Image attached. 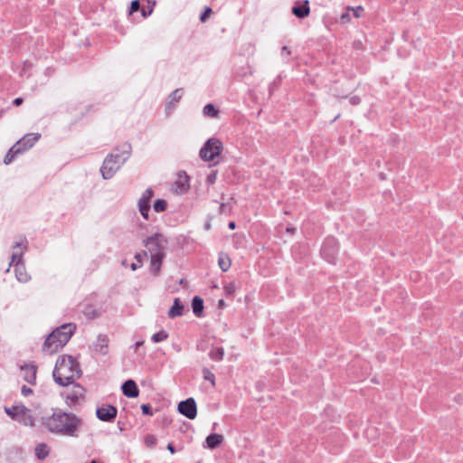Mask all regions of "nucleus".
Here are the masks:
<instances>
[{
  "label": "nucleus",
  "instance_id": "52",
  "mask_svg": "<svg viewBox=\"0 0 463 463\" xmlns=\"http://www.w3.org/2000/svg\"><path fill=\"white\" fill-rule=\"evenodd\" d=\"M228 227H229V229H231V230H234V229L236 228V223H235L234 222H230L228 223Z\"/></svg>",
  "mask_w": 463,
  "mask_h": 463
},
{
  "label": "nucleus",
  "instance_id": "19",
  "mask_svg": "<svg viewBox=\"0 0 463 463\" xmlns=\"http://www.w3.org/2000/svg\"><path fill=\"white\" fill-rule=\"evenodd\" d=\"M184 305L179 298H175L174 304L168 311V317L170 318H175L182 317L184 314Z\"/></svg>",
  "mask_w": 463,
  "mask_h": 463
},
{
  "label": "nucleus",
  "instance_id": "7",
  "mask_svg": "<svg viewBox=\"0 0 463 463\" xmlns=\"http://www.w3.org/2000/svg\"><path fill=\"white\" fill-rule=\"evenodd\" d=\"M339 251L338 241L335 237H327L323 241L320 254L328 263L334 264Z\"/></svg>",
  "mask_w": 463,
  "mask_h": 463
},
{
  "label": "nucleus",
  "instance_id": "46",
  "mask_svg": "<svg viewBox=\"0 0 463 463\" xmlns=\"http://www.w3.org/2000/svg\"><path fill=\"white\" fill-rule=\"evenodd\" d=\"M212 219H213V217L211 215L207 216V220H206V222H204V225H203V228H204L205 231L211 230V228H212V224H211Z\"/></svg>",
  "mask_w": 463,
  "mask_h": 463
},
{
  "label": "nucleus",
  "instance_id": "20",
  "mask_svg": "<svg viewBox=\"0 0 463 463\" xmlns=\"http://www.w3.org/2000/svg\"><path fill=\"white\" fill-rule=\"evenodd\" d=\"M223 441V436L217 433L210 434L206 437L205 443L206 447L213 449L221 445Z\"/></svg>",
  "mask_w": 463,
  "mask_h": 463
},
{
  "label": "nucleus",
  "instance_id": "43",
  "mask_svg": "<svg viewBox=\"0 0 463 463\" xmlns=\"http://www.w3.org/2000/svg\"><path fill=\"white\" fill-rule=\"evenodd\" d=\"M352 11L354 12V15L358 18L361 16L362 13L364 12V8H363V6L359 5L355 8H352Z\"/></svg>",
  "mask_w": 463,
  "mask_h": 463
},
{
  "label": "nucleus",
  "instance_id": "4",
  "mask_svg": "<svg viewBox=\"0 0 463 463\" xmlns=\"http://www.w3.org/2000/svg\"><path fill=\"white\" fill-rule=\"evenodd\" d=\"M77 326L73 323L63 324L56 327L46 337L42 350L46 354H53L61 350L71 339Z\"/></svg>",
  "mask_w": 463,
  "mask_h": 463
},
{
  "label": "nucleus",
  "instance_id": "45",
  "mask_svg": "<svg viewBox=\"0 0 463 463\" xmlns=\"http://www.w3.org/2000/svg\"><path fill=\"white\" fill-rule=\"evenodd\" d=\"M21 392L24 396H28L33 393V390L30 387L24 385L21 389Z\"/></svg>",
  "mask_w": 463,
  "mask_h": 463
},
{
  "label": "nucleus",
  "instance_id": "51",
  "mask_svg": "<svg viewBox=\"0 0 463 463\" xmlns=\"http://www.w3.org/2000/svg\"><path fill=\"white\" fill-rule=\"evenodd\" d=\"M178 283H179L180 285H184V288H185V287H187V281H186L184 279H183V278H180V279H178Z\"/></svg>",
  "mask_w": 463,
  "mask_h": 463
},
{
  "label": "nucleus",
  "instance_id": "39",
  "mask_svg": "<svg viewBox=\"0 0 463 463\" xmlns=\"http://www.w3.org/2000/svg\"><path fill=\"white\" fill-rule=\"evenodd\" d=\"M217 179V172L212 171L206 177V183L208 184H213Z\"/></svg>",
  "mask_w": 463,
  "mask_h": 463
},
{
  "label": "nucleus",
  "instance_id": "23",
  "mask_svg": "<svg viewBox=\"0 0 463 463\" xmlns=\"http://www.w3.org/2000/svg\"><path fill=\"white\" fill-rule=\"evenodd\" d=\"M154 196V191L152 188H147L142 194V196L139 198L138 200V203H137V206L138 207H142V206H151L150 205V201L152 199V197Z\"/></svg>",
  "mask_w": 463,
  "mask_h": 463
},
{
  "label": "nucleus",
  "instance_id": "13",
  "mask_svg": "<svg viewBox=\"0 0 463 463\" xmlns=\"http://www.w3.org/2000/svg\"><path fill=\"white\" fill-rule=\"evenodd\" d=\"M20 369L24 372V380L31 385L36 383L37 366L33 364H24Z\"/></svg>",
  "mask_w": 463,
  "mask_h": 463
},
{
  "label": "nucleus",
  "instance_id": "21",
  "mask_svg": "<svg viewBox=\"0 0 463 463\" xmlns=\"http://www.w3.org/2000/svg\"><path fill=\"white\" fill-rule=\"evenodd\" d=\"M192 308L196 317H203V300L200 297L196 296L192 300Z\"/></svg>",
  "mask_w": 463,
  "mask_h": 463
},
{
  "label": "nucleus",
  "instance_id": "32",
  "mask_svg": "<svg viewBox=\"0 0 463 463\" xmlns=\"http://www.w3.org/2000/svg\"><path fill=\"white\" fill-rule=\"evenodd\" d=\"M168 338V334L165 330H161L156 334H154L151 337V340L154 343H159L165 341Z\"/></svg>",
  "mask_w": 463,
  "mask_h": 463
},
{
  "label": "nucleus",
  "instance_id": "33",
  "mask_svg": "<svg viewBox=\"0 0 463 463\" xmlns=\"http://www.w3.org/2000/svg\"><path fill=\"white\" fill-rule=\"evenodd\" d=\"M203 379L210 382L213 386L215 385V376L208 368L204 367L203 369Z\"/></svg>",
  "mask_w": 463,
  "mask_h": 463
},
{
  "label": "nucleus",
  "instance_id": "9",
  "mask_svg": "<svg viewBox=\"0 0 463 463\" xmlns=\"http://www.w3.org/2000/svg\"><path fill=\"white\" fill-rule=\"evenodd\" d=\"M178 412L189 420H194L197 415V406L194 398H187L178 403Z\"/></svg>",
  "mask_w": 463,
  "mask_h": 463
},
{
  "label": "nucleus",
  "instance_id": "40",
  "mask_svg": "<svg viewBox=\"0 0 463 463\" xmlns=\"http://www.w3.org/2000/svg\"><path fill=\"white\" fill-rule=\"evenodd\" d=\"M141 410L145 415H153L152 408L149 404H142Z\"/></svg>",
  "mask_w": 463,
  "mask_h": 463
},
{
  "label": "nucleus",
  "instance_id": "5",
  "mask_svg": "<svg viewBox=\"0 0 463 463\" xmlns=\"http://www.w3.org/2000/svg\"><path fill=\"white\" fill-rule=\"evenodd\" d=\"M167 244V239L160 232H156L143 240V245L146 249V251L149 253L150 256L155 253H157V255L160 253H165Z\"/></svg>",
  "mask_w": 463,
  "mask_h": 463
},
{
  "label": "nucleus",
  "instance_id": "25",
  "mask_svg": "<svg viewBox=\"0 0 463 463\" xmlns=\"http://www.w3.org/2000/svg\"><path fill=\"white\" fill-rule=\"evenodd\" d=\"M22 154V150L14 144L6 153L4 163L9 165L13 162L16 156Z\"/></svg>",
  "mask_w": 463,
  "mask_h": 463
},
{
  "label": "nucleus",
  "instance_id": "17",
  "mask_svg": "<svg viewBox=\"0 0 463 463\" xmlns=\"http://www.w3.org/2000/svg\"><path fill=\"white\" fill-rule=\"evenodd\" d=\"M165 258V253H160L158 255L157 253H155L154 255L150 256L149 270L153 275L156 276L159 274Z\"/></svg>",
  "mask_w": 463,
  "mask_h": 463
},
{
  "label": "nucleus",
  "instance_id": "55",
  "mask_svg": "<svg viewBox=\"0 0 463 463\" xmlns=\"http://www.w3.org/2000/svg\"><path fill=\"white\" fill-rule=\"evenodd\" d=\"M224 305V302L222 299L219 300V306L220 307H222Z\"/></svg>",
  "mask_w": 463,
  "mask_h": 463
},
{
  "label": "nucleus",
  "instance_id": "50",
  "mask_svg": "<svg viewBox=\"0 0 463 463\" xmlns=\"http://www.w3.org/2000/svg\"><path fill=\"white\" fill-rule=\"evenodd\" d=\"M167 449H168L172 454H174V453L175 452V447H174V445H173L172 443H169V444L167 445Z\"/></svg>",
  "mask_w": 463,
  "mask_h": 463
},
{
  "label": "nucleus",
  "instance_id": "48",
  "mask_svg": "<svg viewBox=\"0 0 463 463\" xmlns=\"http://www.w3.org/2000/svg\"><path fill=\"white\" fill-rule=\"evenodd\" d=\"M23 99L22 98H16L13 100V104L15 105V106H19L23 103Z\"/></svg>",
  "mask_w": 463,
  "mask_h": 463
},
{
  "label": "nucleus",
  "instance_id": "35",
  "mask_svg": "<svg viewBox=\"0 0 463 463\" xmlns=\"http://www.w3.org/2000/svg\"><path fill=\"white\" fill-rule=\"evenodd\" d=\"M145 445L147 448H153L156 444V438L154 435H146L145 437Z\"/></svg>",
  "mask_w": 463,
  "mask_h": 463
},
{
  "label": "nucleus",
  "instance_id": "30",
  "mask_svg": "<svg viewBox=\"0 0 463 463\" xmlns=\"http://www.w3.org/2000/svg\"><path fill=\"white\" fill-rule=\"evenodd\" d=\"M167 203L164 199H156L154 202L153 208L156 213H162L166 210Z\"/></svg>",
  "mask_w": 463,
  "mask_h": 463
},
{
  "label": "nucleus",
  "instance_id": "26",
  "mask_svg": "<svg viewBox=\"0 0 463 463\" xmlns=\"http://www.w3.org/2000/svg\"><path fill=\"white\" fill-rule=\"evenodd\" d=\"M183 93H184L183 89H176L174 91H172L170 93V95L168 96L167 107L178 103L183 96Z\"/></svg>",
  "mask_w": 463,
  "mask_h": 463
},
{
  "label": "nucleus",
  "instance_id": "24",
  "mask_svg": "<svg viewBox=\"0 0 463 463\" xmlns=\"http://www.w3.org/2000/svg\"><path fill=\"white\" fill-rule=\"evenodd\" d=\"M35 455L38 459L43 460L50 454V449L45 443H40L35 447Z\"/></svg>",
  "mask_w": 463,
  "mask_h": 463
},
{
  "label": "nucleus",
  "instance_id": "31",
  "mask_svg": "<svg viewBox=\"0 0 463 463\" xmlns=\"http://www.w3.org/2000/svg\"><path fill=\"white\" fill-rule=\"evenodd\" d=\"M223 355H224V351H223L222 348H216L214 350H212L209 353L210 358L213 359V360H215V361L222 360Z\"/></svg>",
  "mask_w": 463,
  "mask_h": 463
},
{
  "label": "nucleus",
  "instance_id": "6",
  "mask_svg": "<svg viewBox=\"0 0 463 463\" xmlns=\"http://www.w3.org/2000/svg\"><path fill=\"white\" fill-rule=\"evenodd\" d=\"M222 148L223 146L220 139L211 137L200 149L199 156L203 161H213L221 155Z\"/></svg>",
  "mask_w": 463,
  "mask_h": 463
},
{
  "label": "nucleus",
  "instance_id": "2",
  "mask_svg": "<svg viewBox=\"0 0 463 463\" xmlns=\"http://www.w3.org/2000/svg\"><path fill=\"white\" fill-rule=\"evenodd\" d=\"M81 371L77 361L71 355H61L57 358L52 373L53 379L61 386L72 384L80 377Z\"/></svg>",
  "mask_w": 463,
  "mask_h": 463
},
{
  "label": "nucleus",
  "instance_id": "1",
  "mask_svg": "<svg viewBox=\"0 0 463 463\" xmlns=\"http://www.w3.org/2000/svg\"><path fill=\"white\" fill-rule=\"evenodd\" d=\"M81 420L73 413L61 411L43 418V424L52 433L75 437Z\"/></svg>",
  "mask_w": 463,
  "mask_h": 463
},
{
  "label": "nucleus",
  "instance_id": "8",
  "mask_svg": "<svg viewBox=\"0 0 463 463\" xmlns=\"http://www.w3.org/2000/svg\"><path fill=\"white\" fill-rule=\"evenodd\" d=\"M5 411L13 420H17L24 425L33 424V418L30 415V411L24 405L5 407Z\"/></svg>",
  "mask_w": 463,
  "mask_h": 463
},
{
  "label": "nucleus",
  "instance_id": "47",
  "mask_svg": "<svg viewBox=\"0 0 463 463\" xmlns=\"http://www.w3.org/2000/svg\"><path fill=\"white\" fill-rule=\"evenodd\" d=\"M153 12V8H149L148 11H146L144 8L142 9V16L143 17H147L148 15L151 14V13Z\"/></svg>",
  "mask_w": 463,
  "mask_h": 463
},
{
  "label": "nucleus",
  "instance_id": "3",
  "mask_svg": "<svg viewBox=\"0 0 463 463\" xmlns=\"http://www.w3.org/2000/svg\"><path fill=\"white\" fill-rule=\"evenodd\" d=\"M115 153L109 154L100 167V173L105 180L111 179L119 170L122 165L130 157L132 146L130 143L125 142L115 149Z\"/></svg>",
  "mask_w": 463,
  "mask_h": 463
},
{
  "label": "nucleus",
  "instance_id": "54",
  "mask_svg": "<svg viewBox=\"0 0 463 463\" xmlns=\"http://www.w3.org/2000/svg\"><path fill=\"white\" fill-rule=\"evenodd\" d=\"M294 231H295V229H294V228H288V229H287V232H293Z\"/></svg>",
  "mask_w": 463,
  "mask_h": 463
},
{
  "label": "nucleus",
  "instance_id": "56",
  "mask_svg": "<svg viewBox=\"0 0 463 463\" xmlns=\"http://www.w3.org/2000/svg\"><path fill=\"white\" fill-rule=\"evenodd\" d=\"M20 246H21V243H20V242H16V243L14 245V248L20 247Z\"/></svg>",
  "mask_w": 463,
  "mask_h": 463
},
{
  "label": "nucleus",
  "instance_id": "58",
  "mask_svg": "<svg viewBox=\"0 0 463 463\" xmlns=\"http://www.w3.org/2000/svg\"><path fill=\"white\" fill-rule=\"evenodd\" d=\"M339 117H340V114H338L337 116H335V119H337Z\"/></svg>",
  "mask_w": 463,
  "mask_h": 463
},
{
  "label": "nucleus",
  "instance_id": "36",
  "mask_svg": "<svg viewBox=\"0 0 463 463\" xmlns=\"http://www.w3.org/2000/svg\"><path fill=\"white\" fill-rule=\"evenodd\" d=\"M22 257H23V253H13L12 255V260H11V262H10V266H14L15 265H21V260H22Z\"/></svg>",
  "mask_w": 463,
  "mask_h": 463
},
{
  "label": "nucleus",
  "instance_id": "28",
  "mask_svg": "<svg viewBox=\"0 0 463 463\" xmlns=\"http://www.w3.org/2000/svg\"><path fill=\"white\" fill-rule=\"evenodd\" d=\"M147 256V252L143 250L142 252H138L135 254V262L130 265L132 270H137L138 268L142 266L143 258Z\"/></svg>",
  "mask_w": 463,
  "mask_h": 463
},
{
  "label": "nucleus",
  "instance_id": "27",
  "mask_svg": "<svg viewBox=\"0 0 463 463\" xmlns=\"http://www.w3.org/2000/svg\"><path fill=\"white\" fill-rule=\"evenodd\" d=\"M203 115L209 118H217L219 116V109L213 103H208L203 107Z\"/></svg>",
  "mask_w": 463,
  "mask_h": 463
},
{
  "label": "nucleus",
  "instance_id": "11",
  "mask_svg": "<svg viewBox=\"0 0 463 463\" xmlns=\"http://www.w3.org/2000/svg\"><path fill=\"white\" fill-rule=\"evenodd\" d=\"M41 134L29 133L19 139L15 145L22 150V154L30 149L40 139Z\"/></svg>",
  "mask_w": 463,
  "mask_h": 463
},
{
  "label": "nucleus",
  "instance_id": "57",
  "mask_svg": "<svg viewBox=\"0 0 463 463\" xmlns=\"http://www.w3.org/2000/svg\"><path fill=\"white\" fill-rule=\"evenodd\" d=\"M122 265H123V266H127V260H123V261H122Z\"/></svg>",
  "mask_w": 463,
  "mask_h": 463
},
{
  "label": "nucleus",
  "instance_id": "42",
  "mask_svg": "<svg viewBox=\"0 0 463 463\" xmlns=\"http://www.w3.org/2000/svg\"><path fill=\"white\" fill-rule=\"evenodd\" d=\"M349 102L351 105L353 106H357L361 103V98L359 96H352L350 99H349Z\"/></svg>",
  "mask_w": 463,
  "mask_h": 463
},
{
  "label": "nucleus",
  "instance_id": "38",
  "mask_svg": "<svg viewBox=\"0 0 463 463\" xmlns=\"http://www.w3.org/2000/svg\"><path fill=\"white\" fill-rule=\"evenodd\" d=\"M150 208L151 206H142V207H138V210L140 212V214L142 215V217L146 220H148L149 219V212H150Z\"/></svg>",
  "mask_w": 463,
  "mask_h": 463
},
{
  "label": "nucleus",
  "instance_id": "53",
  "mask_svg": "<svg viewBox=\"0 0 463 463\" xmlns=\"http://www.w3.org/2000/svg\"><path fill=\"white\" fill-rule=\"evenodd\" d=\"M348 16H349V14H342V16H341V20H342L343 22H345V19H347V17H348Z\"/></svg>",
  "mask_w": 463,
  "mask_h": 463
},
{
  "label": "nucleus",
  "instance_id": "34",
  "mask_svg": "<svg viewBox=\"0 0 463 463\" xmlns=\"http://www.w3.org/2000/svg\"><path fill=\"white\" fill-rule=\"evenodd\" d=\"M140 10V3L138 0H133L128 7V14L131 15L134 13Z\"/></svg>",
  "mask_w": 463,
  "mask_h": 463
},
{
  "label": "nucleus",
  "instance_id": "16",
  "mask_svg": "<svg viewBox=\"0 0 463 463\" xmlns=\"http://www.w3.org/2000/svg\"><path fill=\"white\" fill-rule=\"evenodd\" d=\"M123 394L128 398H136L139 394L138 387L134 380H127L121 386Z\"/></svg>",
  "mask_w": 463,
  "mask_h": 463
},
{
  "label": "nucleus",
  "instance_id": "14",
  "mask_svg": "<svg viewBox=\"0 0 463 463\" xmlns=\"http://www.w3.org/2000/svg\"><path fill=\"white\" fill-rule=\"evenodd\" d=\"M178 178L175 182L174 185L175 186V192L179 194L186 193L189 188V176L184 171H180L177 175Z\"/></svg>",
  "mask_w": 463,
  "mask_h": 463
},
{
  "label": "nucleus",
  "instance_id": "10",
  "mask_svg": "<svg viewBox=\"0 0 463 463\" xmlns=\"http://www.w3.org/2000/svg\"><path fill=\"white\" fill-rule=\"evenodd\" d=\"M118 409L113 405L103 404L96 410V416L99 420L112 422L116 419Z\"/></svg>",
  "mask_w": 463,
  "mask_h": 463
},
{
  "label": "nucleus",
  "instance_id": "18",
  "mask_svg": "<svg viewBox=\"0 0 463 463\" xmlns=\"http://www.w3.org/2000/svg\"><path fill=\"white\" fill-rule=\"evenodd\" d=\"M84 396V389L79 385L74 384L71 392H69L66 396V402L68 404H71L77 402L79 399Z\"/></svg>",
  "mask_w": 463,
  "mask_h": 463
},
{
  "label": "nucleus",
  "instance_id": "29",
  "mask_svg": "<svg viewBox=\"0 0 463 463\" xmlns=\"http://www.w3.org/2000/svg\"><path fill=\"white\" fill-rule=\"evenodd\" d=\"M218 264L222 271H226L231 267V260L227 255L221 254L219 256Z\"/></svg>",
  "mask_w": 463,
  "mask_h": 463
},
{
  "label": "nucleus",
  "instance_id": "12",
  "mask_svg": "<svg viewBox=\"0 0 463 463\" xmlns=\"http://www.w3.org/2000/svg\"><path fill=\"white\" fill-rule=\"evenodd\" d=\"M292 14L299 18L304 19L310 14V7L308 0L297 1L291 9Z\"/></svg>",
  "mask_w": 463,
  "mask_h": 463
},
{
  "label": "nucleus",
  "instance_id": "15",
  "mask_svg": "<svg viewBox=\"0 0 463 463\" xmlns=\"http://www.w3.org/2000/svg\"><path fill=\"white\" fill-rule=\"evenodd\" d=\"M93 351L101 355H107L109 352V338L106 335H99L93 343Z\"/></svg>",
  "mask_w": 463,
  "mask_h": 463
},
{
  "label": "nucleus",
  "instance_id": "44",
  "mask_svg": "<svg viewBox=\"0 0 463 463\" xmlns=\"http://www.w3.org/2000/svg\"><path fill=\"white\" fill-rule=\"evenodd\" d=\"M280 54H281V56L283 58H286V57H288L291 54V51H290V49L288 46H283L281 48Z\"/></svg>",
  "mask_w": 463,
  "mask_h": 463
},
{
  "label": "nucleus",
  "instance_id": "22",
  "mask_svg": "<svg viewBox=\"0 0 463 463\" xmlns=\"http://www.w3.org/2000/svg\"><path fill=\"white\" fill-rule=\"evenodd\" d=\"M14 273L17 280L20 282L25 283L31 279V276L25 269L24 264L15 265Z\"/></svg>",
  "mask_w": 463,
  "mask_h": 463
},
{
  "label": "nucleus",
  "instance_id": "49",
  "mask_svg": "<svg viewBox=\"0 0 463 463\" xmlns=\"http://www.w3.org/2000/svg\"><path fill=\"white\" fill-rule=\"evenodd\" d=\"M144 345V341H137L132 347L137 351L140 346Z\"/></svg>",
  "mask_w": 463,
  "mask_h": 463
},
{
  "label": "nucleus",
  "instance_id": "37",
  "mask_svg": "<svg viewBox=\"0 0 463 463\" xmlns=\"http://www.w3.org/2000/svg\"><path fill=\"white\" fill-rule=\"evenodd\" d=\"M232 211V206L229 205V203H222L219 207V213L220 214H230Z\"/></svg>",
  "mask_w": 463,
  "mask_h": 463
},
{
  "label": "nucleus",
  "instance_id": "41",
  "mask_svg": "<svg viewBox=\"0 0 463 463\" xmlns=\"http://www.w3.org/2000/svg\"><path fill=\"white\" fill-rule=\"evenodd\" d=\"M211 13H212V9L210 7H206L205 10L201 14L200 20L202 22L206 21V19L209 17Z\"/></svg>",
  "mask_w": 463,
  "mask_h": 463
}]
</instances>
